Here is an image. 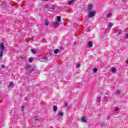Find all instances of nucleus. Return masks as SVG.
Masks as SVG:
<instances>
[{
  "instance_id": "nucleus-1",
  "label": "nucleus",
  "mask_w": 128,
  "mask_h": 128,
  "mask_svg": "<svg viewBox=\"0 0 128 128\" xmlns=\"http://www.w3.org/2000/svg\"><path fill=\"white\" fill-rule=\"evenodd\" d=\"M6 47L4 46V42L0 43V60H2L4 50H6Z\"/></svg>"
},
{
  "instance_id": "nucleus-2",
  "label": "nucleus",
  "mask_w": 128,
  "mask_h": 128,
  "mask_svg": "<svg viewBox=\"0 0 128 128\" xmlns=\"http://www.w3.org/2000/svg\"><path fill=\"white\" fill-rule=\"evenodd\" d=\"M25 70L26 72L30 74L34 70V67L30 64H28L25 66Z\"/></svg>"
},
{
  "instance_id": "nucleus-3",
  "label": "nucleus",
  "mask_w": 128,
  "mask_h": 128,
  "mask_svg": "<svg viewBox=\"0 0 128 128\" xmlns=\"http://www.w3.org/2000/svg\"><path fill=\"white\" fill-rule=\"evenodd\" d=\"M96 10L88 11V18H92L96 16Z\"/></svg>"
},
{
  "instance_id": "nucleus-4",
  "label": "nucleus",
  "mask_w": 128,
  "mask_h": 128,
  "mask_svg": "<svg viewBox=\"0 0 128 128\" xmlns=\"http://www.w3.org/2000/svg\"><path fill=\"white\" fill-rule=\"evenodd\" d=\"M48 56H42V54L40 55V56H42V58H43V60H50V58H52V52H49V53L48 54Z\"/></svg>"
},
{
  "instance_id": "nucleus-5",
  "label": "nucleus",
  "mask_w": 128,
  "mask_h": 128,
  "mask_svg": "<svg viewBox=\"0 0 128 128\" xmlns=\"http://www.w3.org/2000/svg\"><path fill=\"white\" fill-rule=\"evenodd\" d=\"M88 120H86V117L85 116H83L81 118V122L84 124Z\"/></svg>"
},
{
  "instance_id": "nucleus-6",
  "label": "nucleus",
  "mask_w": 128,
  "mask_h": 128,
  "mask_svg": "<svg viewBox=\"0 0 128 128\" xmlns=\"http://www.w3.org/2000/svg\"><path fill=\"white\" fill-rule=\"evenodd\" d=\"M76 18L80 20V12L78 11L76 13Z\"/></svg>"
},
{
  "instance_id": "nucleus-7",
  "label": "nucleus",
  "mask_w": 128,
  "mask_h": 128,
  "mask_svg": "<svg viewBox=\"0 0 128 128\" xmlns=\"http://www.w3.org/2000/svg\"><path fill=\"white\" fill-rule=\"evenodd\" d=\"M50 10H52V12H54L56 10V6L53 5H50L49 8Z\"/></svg>"
},
{
  "instance_id": "nucleus-8",
  "label": "nucleus",
  "mask_w": 128,
  "mask_h": 128,
  "mask_svg": "<svg viewBox=\"0 0 128 128\" xmlns=\"http://www.w3.org/2000/svg\"><path fill=\"white\" fill-rule=\"evenodd\" d=\"M92 4H89L88 5V12L92 11Z\"/></svg>"
},
{
  "instance_id": "nucleus-9",
  "label": "nucleus",
  "mask_w": 128,
  "mask_h": 128,
  "mask_svg": "<svg viewBox=\"0 0 128 128\" xmlns=\"http://www.w3.org/2000/svg\"><path fill=\"white\" fill-rule=\"evenodd\" d=\"M48 19H45V22H44V24L45 26H48Z\"/></svg>"
},
{
  "instance_id": "nucleus-10",
  "label": "nucleus",
  "mask_w": 128,
  "mask_h": 128,
  "mask_svg": "<svg viewBox=\"0 0 128 128\" xmlns=\"http://www.w3.org/2000/svg\"><path fill=\"white\" fill-rule=\"evenodd\" d=\"M74 0H71L68 2V5H70L72 4H74Z\"/></svg>"
},
{
  "instance_id": "nucleus-11",
  "label": "nucleus",
  "mask_w": 128,
  "mask_h": 128,
  "mask_svg": "<svg viewBox=\"0 0 128 128\" xmlns=\"http://www.w3.org/2000/svg\"><path fill=\"white\" fill-rule=\"evenodd\" d=\"M58 116H64V112H60L58 113Z\"/></svg>"
},
{
  "instance_id": "nucleus-12",
  "label": "nucleus",
  "mask_w": 128,
  "mask_h": 128,
  "mask_svg": "<svg viewBox=\"0 0 128 128\" xmlns=\"http://www.w3.org/2000/svg\"><path fill=\"white\" fill-rule=\"evenodd\" d=\"M88 46H89V48L92 46V42H88Z\"/></svg>"
},
{
  "instance_id": "nucleus-13",
  "label": "nucleus",
  "mask_w": 128,
  "mask_h": 128,
  "mask_svg": "<svg viewBox=\"0 0 128 128\" xmlns=\"http://www.w3.org/2000/svg\"><path fill=\"white\" fill-rule=\"evenodd\" d=\"M57 19H56V22H60V16H58L57 17Z\"/></svg>"
},
{
  "instance_id": "nucleus-14",
  "label": "nucleus",
  "mask_w": 128,
  "mask_h": 128,
  "mask_svg": "<svg viewBox=\"0 0 128 128\" xmlns=\"http://www.w3.org/2000/svg\"><path fill=\"white\" fill-rule=\"evenodd\" d=\"M53 110L54 112H56L58 110V106H53Z\"/></svg>"
},
{
  "instance_id": "nucleus-15",
  "label": "nucleus",
  "mask_w": 128,
  "mask_h": 128,
  "mask_svg": "<svg viewBox=\"0 0 128 128\" xmlns=\"http://www.w3.org/2000/svg\"><path fill=\"white\" fill-rule=\"evenodd\" d=\"M9 88H12L14 86V82H10L8 86Z\"/></svg>"
},
{
  "instance_id": "nucleus-16",
  "label": "nucleus",
  "mask_w": 128,
  "mask_h": 128,
  "mask_svg": "<svg viewBox=\"0 0 128 128\" xmlns=\"http://www.w3.org/2000/svg\"><path fill=\"white\" fill-rule=\"evenodd\" d=\"M60 52V50L58 49H56L54 50V53L55 54H58V52Z\"/></svg>"
},
{
  "instance_id": "nucleus-17",
  "label": "nucleus",
  "mask_w": 128,
  "mask_h": 128,
  "mask_svg": "<svg viewBox=\"0 0 128 128\" xmlns=\"http://www.w3.org/2000/svg\"><path fill=\"white\" fill-rule=\"evenodd\" d=\"M92 72H93L94 74H96V72H98V69L96 68H94Z\"/></svg>"
},
{
  "instance_id": "nucleus-18",
  "label": "nucleus",
  "mask_w": 128,
  "mask_h": 128,
  "mask_svg": "<svg viewBox=\"0 0 128 128\" xmlns=\"http://www.w3.org/2000/svg\"><path fill=\"white\" fill-rule=\"evenodd\" d=\"M116 70V68H111V70H112V72H115Z\"/></svg>"
},
{
  "instance_id": "nucleus-19",
  "label": "nucleus",
  "mask_w": 128,
  "mask_h": 128,
  "mask_svg": "<svg viewBox=\"0 0 128 128\" xmlns=\"http://www.w3.org/2000/svg\"><path fill=\"white\" fill-rule=\"evenodd\" d=\"M31 52H32L34 54H36V50L34 48H32L31 49Z\"/></svg>"
},
{
  "instance_id": "nucleus-20",
  "label": "nucleus",
  "mask_w": 128,
  "mask_h": 128,
  "mask_svg": "<svg viewBox=\"0 0 128 128\" xmlns=\"http://www.w3.org/2000/svg\"><path fill=\"white\" fill-rule=\"evenodd\" d=\"M108 26H109V28H112V26H114V24H112V22H109L108 24Z\"/></svg>"
},
{
  "instance_id": "nucleus-21",
  "label": "nucleus",
  "mask_w": 128,
  "mask_h": 128,
  "mask_svg": "<svg viewBox=\"0 0 128 128\" xmlns=\"http://www.w3.org/2000/svg\"><path fill=\"white\" fill-rule=\"evenodd\" d=\"M106 18H110V16H112V14H111V13H109V14H107V15H106Z\"/></svg>"
},
{
  "instance_id": "nucleus-22",
  "label": "nucleus",
  "mask_w": 128,
  "mask_h": 128,
  "mask_svg": "<svg viewBox=\"0 0 128 128\" xmlns=\"http://www.w3.org/2000/svg\"><path fill=\"white\" fill-rule=\"evenodd\" d=\"M32 60H33L32 58L30 57L29 58L28 61L30 62H32Z\"/></svg>"
},
{
  "instance_id": "nucleus-23",
  "label": "nucleus",
  "mask_w": 128,
  "mask_h": 128,
  "mask_svg": "<svg viewBox=\"0 0 128 128\" xmlns=\"http://www.w3.org/2000/svg\"><path fill=\"white\" fill-rule=\"evenodd\" d=\"M56 24H58L56 21L52 22V26H56Z\"/></svg>"
},
{
  "instance_id": "nucleus-24",
  "label": "nucleus",
  "mask_w": 128,
  "mask_h": 128,
  "mask_svg": "<svg viewBox=\"0 0 128 128\" xmlns=\"http://www.w3.org/2000/svg\"><path fill=\"white\" fill-rule=\"evenodd\" d=\"M114 110H115L116 112H118V107H115L114 108Z\"/></svg>"
},
{
  "instance_id": "nucleus-25",
  "label": "nucleus",
  "mask_w": 128,
  "mask_h": 128,
  "mask_svg": "<svg viewBox=\"0 0 128 128\" xmlns=\"http://www.w3.org/2000/svg\"><path fill=\"white\" fill-rule=\"evenodd\" d=\"M68 106V103H64V106L65 108H66V106Z\"/></svg>"
},
{
  "instance_id": "nucleus-26",
  "label": "nucleus",
  "mask_w": 128,
  "mask_h": 128,
  "mask_svg": "<svg viewBox=\"0 0 128 128\" xmlns=\"http://www.w3.org/2000/svg\"><path fill=\"white\" fill-rule=\"evenodd\" d=\"M24 106H22L21 112H24Z\"/></svg>"
},
{
  "instance_id": "nucleus-27",
  "label": "nucleus",
  "mask_w": 128,
  "mask_h": 128,
  "mask_svg": "<svg viewBox=\"0 0 128 128\" xmlns=\"http://www.w3.org/2000/svg\"><path fill=\"white\" fill-rule=\"evenodd\" d=\"M80 64H78L76 66V68H80Z\"/></svg>"
},
{
  "instance_id": "nucleus-28",
  "label": "nucleus",
  "mask_w": 128,
  "mask_h": 128,
  "mask_svg": "<svg viewBox=\"0 0 128 128\" xmlns=\"http://www.w3.org/2000/svg\"><path fill=\"white\" fill-rule=\"evenodd\" d=\"M1 66H2V68H6V66H5L4 65V64H2V65Z\"/></svg>"
},
{
  "instance_id": "nucleus-29",
  "label": "nucleus",
  "mask_w": 128,
  "mask_h": 128,
  "mask_svg": "<svg viewBox=\"0 0 128 128\" xmlns=\"http://www.w3.org/2000/svg\"><path fill=\"white\" fill-rule=\"evenodd\" d=\"M124 38H126V39L128 38V33L126 35V36H124Z\"/></svg>"
},
{
  "instance_id": "nucleus-30",
  "label": "nucleus",
  "mask_w": 128,
  "mask_h": 128,
  "mask_svg": "<svg viewBox=\"0 0 128 128\" xmlns=\"http://www.w3.org/2000/svg\"><path fill=\"white\" fill-rule=\"evenodd\" d=\"M42 42H46V39H42Z\"/></svg>"
},
{
  "instance_id": "nucleus-31",
  "label": "nucleus",
  "mask_w": 128,
  "mask_h": 128,
  "mask_svg": "<svg viewBox=\"0 0 128 128\" xmlns=\"http://www.w3.org/2000/svg\"><path fill=\"white\" fill-rule=\"evenodd\" d=\"M104 100H108V96H104Z\"/></svg>"
},
{
  "instance_id": "nucleus-32",
  "label": "nucleus",
  "mask_w": 128,
  "mask_h": 128,
  "mask_svg": "<svg viewBox=\"0 0 128 128\" xmlns=\"http://www.w3.org/2000/svg\"><path fill=\"white\" fill-rule=\"evenodd\" d=\"M116 94H120V91H117V92H116Z\"/></svg>"
},
{
  "instance_id": "nucleus-33",
  "label": "nucleus",
  "mask_w": 128,
  "mask_h": 128,
  "mask_svg": "<svg viewBox=\"0 0 128 128\" xmlns=\"http://www.w3.org/2000/svg\"><path fill=\"white\" fill-rule=\"evenodd\" d=\"M118 32H119V34H122V30H120Z\"/></svg>"
},
{
  "instance_id": "nucleus-34",
  "label": "nucleus",
  "mask_w": 128,
  "mask_h": 128,
  "mask_svg": "<svg viewBox=\"0 0 128 128\" xmlns=\"http://www.w3.org/2000/svg\"><path fill=\"white\" fill-rule=\"evenodd\" d=\"M60 50H64V48H62V47H60Z\"/></svg>"
},
{
  "instance_id": "nucleus-35",
  "label": "nucleus",
  "mask_w": 128,
  "mask_h": 128,
  "mask_svg": "<svg viewBox=\"0 0 128 128\" xmlns=\"http://www.w3.org/2000/svg\"><path fill=\"white\" fill-rule=\"evenodd\" d=\"M126 63L128 64V60H127L126 61Z\"/></svg>"
},
{
  "instance_id": "nucleus-36",
  "label": "nucleus",
  "mask_w": 128,
  "mask_h": 128,
  "mask_svg": "<svg viewBox=\"0 0 128 128\" xmlns=\"http://www.w3.org/2000/svg\"><path fill=\"white\" fill-rule=\"evenodd\" d=\"M44 0V1H46V2H48V0Z\"/></svg>"
},
{
  "instance_id": "nucleus-37",
  "label": "nucleus",
  "mask_w": 128,
  "mask_h": 128,
  "mask_svg": "<svg viewBox=\"0 0 128 128\" xmlns=\"http://www.w3.org/2000/svg\"><path fill=\"white\" fill-rule=\"evenodd\" d=\"M24 100H26V97H25Z\"/></svg>"
},
{
  "instance_id": "nucleus-38",
  "label": "nucleus",
  "mask_w": 128,
  "mask_h": 128,
  "mask_svg": "<svg viewBox=\"0 0 128 128\" xmlns=\"http://www.w3.org/2000/svg\"><path fill=\"white\" fill-rule=\"evenodd\" d=\"M32 40L34 41V40L32 39Z\"/></svg>"
},
{
  "instance_id": "nucleus-39",
  "label": "nucleus",
  "mask_w": 128,
  "mask_h": 128,
  "mask_svg": "<svg viewBox=\"0 0 128 128\" xmlns=\"http://www.w3.org/2000/svg\"><path fill=\"white\" fill-rule=\"evenodd\" d=\"M100 98H99V100H100Z\"/></svg>"
}]
</instances>
